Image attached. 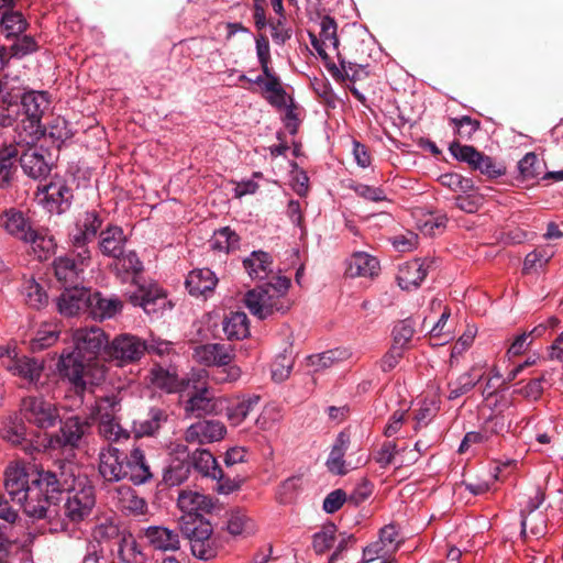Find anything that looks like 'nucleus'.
<instances>
[{"label": "nucleus", "mask_w": 563, "mask_h": 563, "mask_svg": "<svg viewBox=\"0 0 563 563\" xmlns=\"http://www.w3.org/2000/svg\"><path fill=\"white\" fill-rule=\"evenodd\" d=\"M150 379L153 386L166 393H176L183 389V383L178 379L176 373L161 366L152 368Z\"/></svg>", "instance_id": "nucleus-46"}, {"label": "nucleus", "mask_w": 563, "mask_h": 563, "mask_svg": "<svg viewBox=\"0 0 563 563\" xmlns=\"http://www.w3.org/2000/svg\"><path fill=\"white\" fill-rule=\"evenodd\" d=\"M449 151L455 159L468 164L473 170H478L487 178L494 179L506 174V167L503 164L496 163L490 156L471 145H463L455 141L450 144Z\"/></svg>", "instance_id": "nucleus-9"}, {"label": "nucleus", "mask_w": 563, "mask_h": 563, "mask_svg": "<svg viewBox=\"0 0 563 563\" xmlns=\"http://www.w3.org/2000/svg\"><path fill=\"white\" fill-rule=\"evenodd\" d=\"M167 419L168 415L164 409L152 407L146 419L134 421L133 432L136 438L155 435Z\"/></svg>", "instance_id": "nucleus-39"}, {"label": "nucleus", "mask_w": 563, "mask_h": 563, "mask_svg": "<svg viewBox=\"0 0 563 563\" xmlns=\"http://www.w3.org/2000/svg\"><path fill=\"white\" fill-rule=\"evenodd\" d=\"M147 544L156 551H177L180 548L179 536L175 530L163 526H151L144 529Z\"/></svg>", "instance_id": "nucleus-25"}, {"label": "nucleus", "mask_w": 563, "mask_h": 563, "mask_svg": "<svg viewBox=\"0 0 563 563\" xmlns=\"http://www.w3.org/2000/svg\"><path fill=\"white\" fill-rule=\"evenodd\" d=\"M25 434L24 423L16 418H8L0 428L1 439L14 445L22 443Z\"/></svg>", "instance_id": "nucleus-51"}, {"label": "nucleus", "mask_w": 563, "mask_h": 563, "mask_svg": "<svg viewBox=\"0 0 563 563\" xmlns=\"http://www.w3.org/2000/svg\"><path fill=\"white\" fill-rule=\"evenodd\" d=\"M335 527L333 525L323 528L320 532L314 533L312 545L318 554L329 550L334 542Z\"/></svg>", "instance_id": "nucleus-62"}, {"label": "nucleus", "mask_w": 563, "mask_h": 563, "mask_svg": "<svg viewBox=\"0 0 563 563\" xmlns=\"http://www.w3.org/2000/svg\"><path fill=\"white\" fill-rule=\"evenodd\" d=\"M179 529L190 542L192 554L200 560H211L218 553V543L213 537L211 523L207 519L191 521L190 517H180Z\"/></svg>", "instance_id": "nucleus-7"}, {"label": "nucleus", "mask_w": 563, "mask_h": 563, "mask_svg": "<svg viewBox=\"0 0 563 563\" xmlns=\"http://www.w3.org/2000/svg\"><path fill=\"white\" fill-rule=\"evenodd\" d=\"M21 106L25 114L23 129L18 132V144L30 145L46 133L41 120L49 108L48 96L44 91H29L21 97Z\"/></svg>", "instance_id": "nucleus-6"}, {"label": "nucleus", "mask_w": 563, "mask_h": 563, "mask_svg": "<svg viewBox=\"0 0 563 563\" xmlns=\"http://www.w3.org/2000/svg\"><path fill=\"white\" fill-rule=\"evenodd\" d=\"M553 253L547 250H536L529 253L523 262V272L529 273L542 268L552 257Z\"/></svg>", "instance_id": "nucleus-63"}, {"label": "nucleus", "mask_w": 563, "mask_h": 563, "mask_svg": "<svg viewBox=\"0 0 563 563\" xmlns=\"http://www.w3.org/2000/svg\"><path fill=\"white\" fill-rule=\"evenodd\" d=\"M64 485L56 473L36 471L19 463L9 465L4 472V488L11 500L36 519L46 518L51 511L49 500Z\"/></svg>", "instance_id": "nucleus-2"}, {"label": "nucleus", "mask_w": 563, "mask_h": 563, "mask_svg": "<svg viewBox=\"0 0 563 563\" xmlns=\"http://www.w3.org/2000/svg\"><path fill=\"white\" fill-rule=\"evenodd\" d=\"M29 26V23L24 15L20 11L3 12L0 20V27L2 35L7 38H13L14 36L23 34Z\"/></svg>", "instance_id": "nucleus-44"}, {"label": "nucleus", "mask_w": 563, "mask_h": 563, "mask_svg": "<svg viewBox=\"0 0 563 563\" xmlns=\"http://www.w3.org/2000/svg\"><path fill=\"white\" fill-rule=\"evenodd\" d=\"M111 551L122 563H144L146 560L135 538L129 532L120 537Z\"/></svg>", "instance_id": "nucleus-36"}, {"label": "nucleus", "mask_w": 563, "mask_h": 563, "mask_svg": "<svg viewBox=\"0 0 563 563\" xmlns=\"http://www.w3.org/2000/svg\"><path fill=\"white\" fill-rule=\"evenodd\" d=\"M241 368L229 363V365L216 366L211 372V380L216 384L234 383L241 377Z\"/></svg>", "instance_id": "nucleus-59"}, {"label": "nucleus", "mask_w": 563, "mask_h": 563, "mask_svg": "<svg viewBox=\"0 0 563 563\" xmlns=\"http://www.w3.org/2000/svg\"><path fill=\"white\" fill-rule=\"evenodd\" d=\"M228 531L232 536L251 534L255 531V525L245 514L234 511L228 520Z\"/></svg>", "instance_id": "nucleus-55"}, {"label": "nucleus", "mask_w": 563, "mask_h": 563, "mask_svg": "<svg viewBox=\"0 0 563 563\" xmlns=\"http://www.w3.org/2000/svg\"><path fill=\"white\" fill-rule=\"evenodd\" d=\"M218 284V278L209 268H198L191 271L186 278V288L189 294L196 297H207L213 292Z\"/></svg>", "instance_id": "nucleus-29"}, {"label": "nucleus", "mask_w": 563, "mask_h": 563, "mask_svg": "<svg viewBox=\"0 0 563 563\" xmlns=\"http://www.w3.org/2000/svg\"><path fill=\"white\" fill-rule=\"evenodd\" d=\"M282 411L276 405H267L263 408L255 420V424L260 430H272L280 420Z\"/></svg>", "instance_id": "nucleus-58"}, {"label": "nucleus", "mask_w": 563, "mask_h": 563, "mask_svg": "<svg viewBox=\"0 0 563 563\" xmlns=\"http://www.w3.org/2000/svg\"><path fill=\"white\" fill-rule=\"evenodd\" d=\"M450 125L461 140L470 141L481 129V121L470 115H462L461 118H451Z\"/></svg>", "instance_id": "nucleus-52"}, {"label": "nucleus", "mask_w": 563, "mask_h": 563, "mask_svg": "<svg viewBox=\"0 0 563 563\" xmlns=\"http://www.w3.org/2000/svg\"><path fill=\"white\" fill-rule=\"evenodd\" d=\"M38 199L49 212L62 213L69 208L73 192L65 180L57 178L38 188Z\"/></svg>", "instance_id": "nucleus-12"}, {"label": "nucleus", "mask_w": 563, "mask_h": 563, "mask_svg": "<svg viewBox=\"0 0 563 563\" xmlns=\"http://www.w3.org/2000/svg\"><path fill=\"white\" fill-rule=\"evenodd\" d=\"M0 228L22 242L31 238L34 229L24 213L15 208L7 209L0 213Z\"/></svg>", "instance_id": "nucleus-23"}, {"label": "nucleus", "mask_w": 563, "mask_h": 563, "mask_svg": "<svg viewBox=\"0 0 563 563\" xmlns=\"http://www.w3.org/2000/svg\"><path fill=\"white\" fill-rule=\"evenodd\" d=\"M350 356V352L345 349H334L325 351L321 354L311 357L313 365L318 367H329L336 362L346 360Z\"/></svg>", "instance_id": "nucleus-60"}, {"label": "nucleus", "mask_w": 563, "mask_h": 563, "mask_svg": "<svg viewBox=\"0 0 563 563\" xmlns=\"http://www.w3.org/2000/svg\"><path fill=\"white\" fill-rule=\"evenodd\" d=\"M115 258L118 260L115 264L117 273L123 280L132 277V280L135 282L136 277L143 272V263L133 251Z\"/></svg>", "instance_id": "nucleus-47"}, {"label": "nucleus", "mask_w": 563, "mask_h": 563, "mask_svg": "<svg viewBox=\"0 0 563 563\" xmlns=\"http://www.w3.org/2000/svg\"><path fill=\"white\" fill-rule=\"evenodd\" d=\"M225 433L227 428L221 421L199 420L186 429L184 438L190 444H207L222 440Z\"/></svg>", "instance_id": "nucleus-16"}, {"label": "nucleus", "mask_w": 563, "mask_h": 563, "mask_svg": "<svg viewBox=\"0 0 563 563\" xmlns=\"http://www.w3.org/2000/svg\"><path fill=\"white\" fill-rule=\"evenodd\" d=\"M196 362L206 366L229 365L234 354L230 345L221 343H208L198 345L192 354Z\"/></svg>", "instance_id": "nucleus-22"}, {"label": "nucleus", "mask_w": 563, "mask_h": 563, "mask_svg": "<svg viewBox=\"0 0 563 563\" xmlns=\"http://www.w3.org/2000/svg\"><path fill=\"white\" fill-rule=\"evenodd\" d=\"M398 455L399 449L397 448V444L391 441H387L377 452L376 462L380 467H387L390 464H396L398 466Z\"/></svg>", "instance_id": "nucleus-64"}, {"label": "nucleus", "mask_w": 563, "mask_h": 563, "mask_svg": "<svg viewBox=\"0 0 563 563\" xmlns=\"http://www.w3.org/2000/svg\"><path fill=\"white\" fill-rule=\"evenodd\" d=\"M122 301L117 297H103L96 291L90 295L88 310L95 320L103 321L121 312Z\"/></svg>", "instance_id": "nucleus-28"}, {"label": "nucleus", "mask_w": 563, "mask_h": 563, "mask_svg": "<svg viewBox=\"0 0 563 563\" xmlns=\"http://www.w3.org/2000/svg\"><path fill=\"white\" fill-rule=\"evenodd\" d=\"M415 334L413 323L410 320H402L398 322L393 330V345L404 351L409 347L410 341Z\"/></svg>", "instance_id": "nucleus-57"}, {"label": "nucleus", "mask_w": 563, "mask_h": 563, "mask_svg": "<svg viewBox=\"0 0 563 563\" xmlns=\"http://www.w3.org/2000/svg\"><path fill=\"white\" fill-rule=\"evenodd\" d=\"M113 500L117 507L131 516H142L147 512V503L130 486H120L115 489Z\"/></svg>", "instance_id": "nucleus-30"}, {"label": "nucleus", "mask_w": 563, "mask_h": 563, "mask_svg": "<svg viewBox=\"0 0 563 563\" xmlns=\"http://www.w3.org/2000/svg\"><path fill=\"white\" fill-rule=\"evenodd\" d=\"M22 295L26 305L34 309H41L48 302L46 290L34 278L26 279L23 283Z\"/></svg>", "instance_id": "nucleus-48"}, {"label": "nucleus", "mask_w": 563, "mask_h": 563, "mask_svg": "<svg viewBox=\"0 0 563 563\" xmlns=\"http://www.w3.org/2000/svg\"><path fill=\"white\" fill-rule=\"evenodd\" d=\"M60 482H65V485L55 494L48 503L51 511L46 518H49L56 512L54 501L58 499V495L62 492L67 493V498L64 505L65 516L71 522H80L87 519L96 505V496L93 487L88 484L86 478L76 477L73 473L66 474V466L62 467L60 475L58 476Z\"/></svg>", "instance_id": "nucleus-5"}, {"label": "nucleus", "mask_w": 563, "mask_h": 563, "mask_svg": "<svg viewBox=\"0 0 563 563\" xmlns=\"http://www.w3.org/2000/svg\"><path fill=\"white\" fill-rule=\"evenodd\" d=\"M101 225L102 220L96 211H86L77 218L70 241L75 247L82 249L78 253L80 265L90 258V252L85 246L96 238Z\"/></svg>", "instance_id": "nucleus-10"}, {"label": "nucleus", "mask_w": 563, "mask_h": 563, "mask_svg": "<svg viewBox=\"0 0 563 563\" xmlns=\"http://www.w3.org/2000/svg\"><path fill=\"white\" fill-rule=\"evenodd\" d=\"M16 145L10 144L0 148V188L8 189L15 176L18 166L16 158L19 156Z\"/></svg>", "instance_id": "nucleus-38"}, {"label": "nucleus", "mask_w": 563, "mask_h": 563, "mask_svg": "<svg viewBox=\"0 0 563 563\" xmlns=\"http://www.w3.org/2000/svg\"><path fill=\"white\" fill-rule=\"evenodd\" d=\"M124 454L114 446L102 448L98 455V472L109 483H117L126 478Z\"/></svg>", "instance_id": "nucleus-14"}, {"label": "nucleus", "mask_w": 563, "mask_h": 563, "mask_svg": "<svg viewBox=\"0 0 563 563\" xmlns=\"http://www.w3.org/2000/svg\"><path fill=\"white\" fill-rule=\"evenodd\" d=\"M260 399L257 395H241L228 404L225 417L230 426L239 427L242 424L249 413L258 405Z\"/></svg>", "instance_id": "nucleus-32"}, {"label": "nucleus", "mask_w": 563, "mask_h": 563, "mask_svg": "<svg viewBox=\"0 0 563 563\" xmlns=\"http://www.w3.org/2000/svg\"><path fill=\"white\" fill-rule=\"evenodd\" d=\"M191 462L197 472L205 477H221L219 466L212 453L206 449L196 450L191 455Z\"/></svg>", "instance_id": "nucleus-42"}, {"label": "nucleus", "mask_w": 563, "mask_h": 563, "mask_svg": "<svg viewBox=\"0 0 563 563\" xmlns=\"http://www.w3.org/2000/svg\"><path fill=\"white\" fill-rule=\"evenodd\" d=\"M427 274L426 261L416 258L399 266L397 282L405 290L416 289L423 282Z\"/></svg>", "instance_id": "nucleus-27"}, {"label": "nucleus", "mask_w": 563, "mask_h": 563, "mask_svg": "<svg viewBox=\"0 0 563 563\" xmlns=\"http://www.w3.org/2000/svg\"><path fill=\"white\" fill-rule=\"evenodd\" d=\"M9 362L5 365V368L14 376L29 382L30 384H35L41 378L42 372L44 369L43 362L30 357L26 355H19L16 353L15 347H10Z\"/></svg>", "instance_id": "nucleus-18"}, {"label": "nucleus", "mask_w": 563, "mask_h": 563, "mask_svg": "<svg viewBox=\"0 0 563 563\" xmlns=\"http://www.w3.org/2000/svg\"><path fill=\"white\" fill-rule=\"evenodd\" d=\"M350 445V434L345 431H341L330 451L325 465L332 474L344 475L347 473V468L344 461V455Z\"/></svg>", "instance_id": "nucleus-34"}, {"label": "nucleus", "mask_w": 563, "mask_h": 563, "mask_svg": "<svg viewBox=\"0 0 563 563\" xmlns=\"http://www.w3.org/2000/svg\"><path fill=\"white\" fill-rule=\"evenodd\" d=\"M239 235L229 227L216 231L210 240V246L214 251L229 253L239 246Z\"/></svg>", "instance_id": "nucleus-50"}, {"label": "nucleus", "mask_w": 563, "mask_h": 563, "mask_svg": "<svg viewBox=\"0 0 563 563\" xmlns=\"http://www.w3.org/2000/svg\"><path fill=\"white\" fill-rule=\"evenodd\" d=\"M483 367L474 365L468 372L461 374L454 382H450L448 398L454 400L472 390L483 378Z\"/></svg>", "instance_id": "nucleus-35"}, {"label": "nucleus", "mask_w": 563, "mask_h": 563, "mask_svg": "<svg viewBox=\"0 0 563 563\" xmlns=\"http://www.w3.org/2000/svg\"><path fill=\"white\" fill-rule=\"evenodd\" d=\"M13 38L14 42L9 47L11 57L23 58L24 56L36 52L38 48L37 42L32 35L21 34Z\"/></svg>", "instance_id": "nucleus-56"}, {"label": "nucleus", "mask_w": 563, "mask_h": 563, "mask_svg": "<svg viewBox=\"0 0 563 563\" xmlns=\"http://www.w3.org/2000/svg\"><path fill=\"white\" fill-rule=\"evenodd\" d=\"M263 75L257 76L255 79L247 78L242 74L239 79L241 81H250L261 87L262 93L265 99L274 107L283 108L286 106V91L283 88L280 78L273 71L272 68L267 71H262Z\"/></svg>", "instance_id": "nucleus-20"}, {"label": "nucleus", "mask_w": 563, "mask_h": 563, "mask_svg": "<svg viewBox=\"0 0 563 563\" xmlns=\"http://www.w3.org/2000/svg\"><path fill=\"white\" fill-rule=\"evenodd\" d=\"M90 290L86 287H79V284L64 287V290L56 300L57 309L60 314L74 317L80 311L88 309Z\"/></svg>", "instance_id": "nucleus-15"}, {"label": "nucleus", "mask_w": 563, "mask_h": 563, "mask_svg": "<svg viewBox=\"0 0 563 563\" xmlns=\"http://www.w3.org/2000/svg\"><path fill=\"white\" fill-rule=\"evenodd\" d=\"M547 525L542 514L521 517V537L527 539L531 536L536 539L545 533Z\"/></svg>", "instance_id": "nucleus-54"}, {"label": "nucleus", "mask_w": 563, "mask_h": 563, "mask_svg": "<svg viewBox=\"0 0 563 563\" xmlns=\"http://www.w3.org/2000/svg\"><path fill=\"white\" fill-rule=\"evenodd\" d=\"M20 412L25 422L42 430L53 428L62 421L57 404L43 396L23 398Z\"/></svg>", "instance_id": "nucleus-8"}, {"label": "nucleus", "mask_w": 563, "mask_h": 563, "mask_svg": "<svg viewBox=\"0 0 563 563\" xmlns=\"http://www.w3.org/2000/svg\"><path fill=\"white\" fill-rule=\"evenodd\" d=\"M73 341L74 350L62 353L58 371L74 387L78 407L84 402L85 391L104 379V368L97 356L108 347V336L99 327L80 328L74 331Z\"/></svg>", "instance_id": "nucleus-1"}, {"label": "nucleus", "mask_w": 563, "mask_h": 563, "mask_svg": "<svg viewBox=\"0 0 563 563\" xmlns=\"http://www.w3.org/2000/svg\"><path fill=\"white\" fill-rule=\"evenodd\" d=\"M146 351V343L132 334H120L108 345V355L119 365L133 363L142 357Z\"/></svg>", "instance_id": "nucleus-11"}, {"label": "nucleus", "mask_w": 563, "mask_h": 563, "mask_svg": "<svg viewBox=\"0 0 563 563\" xmlns=\"http://www.w3.org/2000/svg\"><path fill=\"white\" fill-rule=\"evenodd\" d=\"M243 267L252 279L263 280L274 272L273 257L267 252L253 251L243 260Z\"/></svg>", "instance_id": "nucleus-33"}, {"label": "nucleus", "mask_w": 563, "mask_h": 563, "mask_svg": "<svg viewBox=\"0 0 563 563\" xmlns=\"http://www.w3.org/2000/svg\"><path fill=\"white\" fill-rule=\"evenodd\" d=\"M177 506L183 512L180 517H190L191 521L205 519L214 507L211 497L194 490H181L177 498Z\"/></svg>", "instance_id": "nucleus-17"}, {"label": "nucleus", "mask_w": 563, "mask_h": 563, "mask_svg": "<svg viewBox=\"0 0 563 563\" xmlns=\"http://www.w3.org/2000/svg\"><path fill=\"white\" fill-rule=\"evenodd\" d=\"M290 285L288 277L278 274L274 282L249 290L244 296V303L250 312L261 320L274 313L285 314L292 306L288 297Z\"/></svg>", "instance_id": "nucleus-4"}, {"label": "nucleus", "mask_w": 563, "mask_h": 563, "mask_svg": "<svg viewBox=\"0 0 563 563\" xmlns=\"http://www.w3.org/2000/svg\"><path fill=\"white\" fill-rule=\"evenodd\" d=\"M53 267L55 276L63 287L80 284L82 268L73 258L59 256L54 261Z\"/></svg>", "instance_id": "nucleus-40"}, {"label": "nucleus", "mask_w": 563, "mask_h": 563, "mask_svg": "<svg viewBox=\"0 0 563 563\" xmlns=\"http://www.w3.org/2000/svg\"><path fill=\"white\" fill-rule=\"evenodd\" d=\"M99 433L108 441L118 442L129 438V432L123 429L117 420V417L99 420Z\"/></svg>", "instance_id": "nucleus-53"}, {"label": "nucleus", "mask_w": 563, "mask_h": 563, "mask_svg": "<svg viewBox=\"0 0 563 563\" xmlns=\"http://www.w3.org/2000/svg\"><path fill=\"white\" fill-rule=\"evenodd\" d=\"M338 25L333 18L324 15L320 20V32L317 36L309 32V38L312 47L324 60L332 76L341 79L355 81L360 79L361 74L365 73L362 65L346 62L341 58L339 48V38L336 34Z\"/></svg>", "instance_id": "nucleus-3"}, {"label": "nucleus", "mask_w": 563, "mask_h": 563, "mask_svg": "<svg viewBox=\"0 0 563 563\" xmlns=\"http://www.w3.org/2000/svg\"><path fill=\"white\" fill-rule=\"evenodd\" d=\"M130 300L134 306L142 307L147 314L158 313L166 306V296L155 284L139 287V290L130 296Z\"/></svg>", "instance_id": "nucleus-24"}, {"label": "nucleus", "mask_w": 563, "mask_h": 563, "mask_svg": "<svg viewBox=\"0 0 563 563\" xmlns=\"http://www.w3.org/2000/svg\"><path fill=\"white\" fill-rule=\"evenodd\" d=\"M24 243L32 246V250L38 260H46L52 253H54L56 246L53 236L35 229H33L31 238Z\"/></svg>", "instance_id": "nucleus-49"}, {"label": "nucleus", "mask_w": 563, "mask_h": 563, "mask_svg": "<svg viewBox=\"0 0 563 563\" xmlns=\"http://www.w3.org/2000/svg\"><path fill=\"white\" fill-rule=\"evenodd\" d=\"M36 142L30 145H19L18 136L14 140L20 153V164L23 172L31 178L37 179L45 177L49 173V163L45 158V151L35 145Z\"/></svg>", "instance_id": "nucleus-13"}, {"label": "nucleus", "mask_w": 563, "mask_h": 563, "mask_svg": "<svg viewBox=\"0 0 563 563\" xmlns=\"http://www.w3.org/2000/svg\"><path fill=\"white\" fill-rule=\"evenodd\" d=\"M128 239L119 225H108L100 232L99 249L104 256L119 257L123 254Z\"/></svg>", "instance_id": "nucleus-31"}, {"label": "nucleus", "mask_w": 563, "mask_h": 563, "mask_svg": "<svg viewBox=\"0 0 563 563\" xmlns=\"http://www.w3.org/2000/svg\"><path fill=\"white\" fill-rule=\"evenodd\" d=\"M89 426L90 421L88 419L81 421L77 416L70 417L62 423L54 440L59 446L76 448L79 445L81 438Z\"/></svg>", "instance_id": "nucleus-26"}, {"label": "nucleus", "mask_w": 563, "mask_h": 563, "mask_svg": "<svg viewBox=\"0 0 563 563\" xmlns=\"http://www.w3.org/2000/svg\"><path fill=\"white\" fill-rule=\"evenodd\" d=\"M223 331L229 340H242L249 336V318L245 312H231L223 321Z\"/></svg>", "instance_id": "nucleus-41"}, {"label": "nucleus", "mask_w": 563, "mask_h": 563, "mask_svg": "<svg viewBox=\"0 0 563 563\" xmlns=\"http://www.w3.org/2000/svg\"><path fill=\"white\" fill-rule=\"evenodd\" d=\"M120 402L121 399L114 394L100 397L96 399L95 404L90 407L87 419L89 421L103 420L106 419V415L113 418L121 408Z\"/></svg>", "instance_id": "nucleus-43"}, {"label": "nucleus", "mask_w": 563, "mask_h": 563, "mask_svg": "<svg viewBox=\"0 0 563 563\" xmlns=\"http://www.w3.org/2000/svg\"><path fill=\"white\" fill-rule=\"evenodd\" d=\"M60 334V329L57 323L44 322L37 329L35 336L31 341L33 351H42L54 345Z\"/></svg>", "instance_id": "nucleus-45"}, {"label": "nucleus", "mask_w": 563, "mask_h": 563, "mask_svg": "<svg viewBox=\"0 0 563 563\" xmlns=\"http://www.w3.org/2000/svg\"><path fill=\"white\" fill-rule=\"evenodd\" d=\"M227 401L222 397H213L209 395L207 386L197 388V391L189 397L185 404V413L190 417H201L207 415H218Z\"/></svg>", "instance_id": "nucleus-19"}, {"label": "nucleus", "mask_w": 563, "mask_h": 563, "mask_svg": "<svg viewBox=\"0 0 563 563\" xmlns=\"http://www.w3.org/2000/svg\"><path fill=\"white\" fill-rule=\"evenodd\" d=\"M378 271L379 263L374 256L365 252H356L347 262L346 274L351 277H373L378 274Z\"/></svg>", "instance_id": "nucleus-37"}, {"label": "nucleus", "mask_w": 563, "mask_h": 563, "mask_svg": "<svg viewBox=\"0 0 563 563\" xmlns=\"http://www.w3.org/2000/svg\"><path fill=\"white\" fill-rule=\"evenodd\" d=\"M124 459L126 478L134 485H142L152 479L151 466L140 446L132 448L129 454L124 455Z\"/></svg>", "instance_id": "nucleus-21"}, {"label": "nucleus", "mask_w": 563, "mask_h": 563, "mask_svg": "<svg viewBox=\"0 0 563 563\" xmlns=\"http://www.w3.org/2000/svg\"><path fill=\"white\" fill-rule=\"evenodd\" d=\"M540 161L534 153H527L518 163V169L523 179L536 178L540 174Z\"/></svg>", "instance_id": "nucleus-61"}]
</instances>
